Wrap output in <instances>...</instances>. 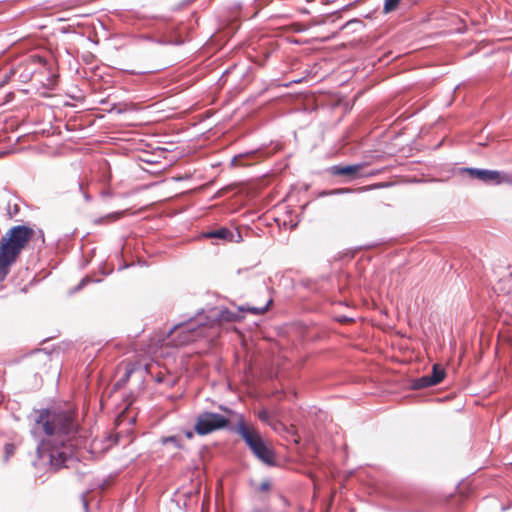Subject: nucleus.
<instances>
[{
  "label": "nucleus",
  "mask_w": 512,
  "mask_h": 512,
  "mask_svg": "<svg viewBox=\"0 0 512 512\" xmlns=\"http://www.w3.org/2000/svg\"><path fill=\"white\" fill-rule=\"evenodd\" d=\"M400 3V0H385L383 10L385 13L394 11Z\"/></svg>",
  "instance_id": "14"
},
{
  "label": "nucleus",
  "mask_w": 512,
  "mask_h": 512,
  "mask_svg": "<svg viewBox=\"0 0 512 512\" xmlns=\"http://www.w3.org/2000/svg\"><path fill=\"white\" fill-rule=\"evenodd\" d=\"M504 281L508 284L507 293H512V272L509 273Z\"/></svg>",
  "instance_id": "22"
},
{
  "label": "nucleus",
  "mask_w": 512,
  "mask_h": 512,
  "mask_svg": "<svg viewBox=\"0 0 512 512\" xmlns=\"http://www.w3.org/2000/svg\"><path fill=\"white\" fill-rule=\"evenodd\" d=\"M40 233H41L42 241H44V234L42 231H40Z\"/></svg>",
  "instance_id": "34"
},
{
  "label": "nucleus",
  "mask_w": 512,
  "mask_h": 512,
  "mask_svg": "<svg viewBox=\"0 0 512 512\" xmlns=\"http://www.w3.org/2000/svg\"><path fill=\"white\" fill-rule=\"evenodd\" d=\"M92 282V279L90 277H84L79 284L74 288V291L81 290L87 283Z\"/></svg>",
  "instance_id": "19"
},
{
  "label": "nucleus",
  "mask_w": 512,
  "mask_h": 512,
  "mask_svg": "<svg viewBox=\"0 0 512 512\" xmlns=\"http://www.w3.org/2000/svg\"><path fill=\"white\" fill-rule=\"evenodd\" d=\"M446 376L445 370L440 367L438 364H434L432 367V372L429 374L432 384L435 386L443 381Z\"/></svg>",
  "instance_id": "10"
},
{
  "label": "nucleus",
  "mask_w": 512,
  "mask_h": 512,
  "mask_svg": "<svg viewBox=\"0 0 512 512\" xmlns=\"http://www.w3.org/2000/svg\"><path fill=\"white\" fill-rule=\"evenodd\" d=\"M272 302H273V300L269 299L268 302L264 306H262V307H251L248 310L252 314L261 315V314H264L268 310V308H269V306L271 305Z\"/></svg>",
  "instance_id": "15"
},
{
  "label": "nucleus",
  "mask_w": 512,
  "mask_h": 512,
  "mask_svg": "<svg viewBox=\"0 0 512 512\" xmlns=\"http://www.w3.org/2000/svg\"><path fill=\"white\" fill-rule=\"evenodd\" d=\"M125 212L124 211H118V212H112V213H109L103 217H100L98 219L95 220V223L96 224H103V223H106V222H113V221H117L119 220L123 214Z\"/></svg>",
  "instance_id": "12"
},
{
  "label": "nucleus",
  "mask_w": 512,
  "mask_h": 512,
  "mask_svg": "<svg viewBox=\"0 0 512 512\" xmlns=\"http://www.w3.org/2000/svg\"><path fill=\"white\" fill-rule=\"evenodd\" d=\"M35 231L27 225L11 227L0 240V283L10 272L22 250L33 238Z\"/></svg>",
  "instance_id": "2"
},
{
  "label": "nucleus",
  "mask_w": 512,
  "mask_h": 512,
  "mask_svg": "<svg viewBox=\"0 0 512 512\" xmlns=\"http://www.w3.org/2000/svg\"><path fill=\"white\" fill-rule=\"evenodd\" d=\"M229 419L219 413L204 411L197 416L194 425L195 432L200 435H208L214 431L227 428Z\"/></svg>",
  "instance_id": "5"
},
{
  "label": "nucleus",
  "mask_w": 512,
  "mask_h": 512,
  "mask_svg": "<svg viewBox=\"0 0 512 512\" xmlns=\"http://www.w3.org/2000/svg\"><path fill=\"white\" fill-rule=\"evenodd\" d=\"M35 423L41 425L48 439L43 440L36 449L38 459L48 463L53 471L69 467L74 461L73 448L78 432L77 413L71 407L44 408L35 410Z\"/></svg>",
  "instance_id": "1"
},
{
  "label": "nucleus",
  "mask_w": 512,
  "mask_h": 512,
  "mask_svg": "<svg viewBox=\"0 0 512 512\" xmlns=\"http://www.w3.org/2000/svg\"><path fill=\"white\" fill-rule=\"evenodd\" d=\"M132 372H133V370H132V369L127 370V371H126V373H125V375H124L123 381H126V380L130 377V375L132 374Z\"/></svg>",
  "instance_id": "31"
},
{
  "label": "nucleus",
  "mask_w": 512,
  "mask_h": 512,
  "mask_svg": "<svg viewBox=\"0 0 512 512\" xmlns=\"http://www.w3.org/2000/svg\"><path fill=\"white\" fill-rule=\"evenodd\" d=\"M82 503H83V507H84L85 512H88L89 505H88V501H87V499L85 497V494H82Z\"/></svg>",
  "instance_id": "27"
},
{
  "label": "nucleus",
  "mask_w": 512,
  "mask_h": 512,
  "mask_svg": "<svg viewBox=\"0 0 512 512\" xmlns=\"http://www.w3.org/2000/svg\"><path fill=\"white\" fill-rule=\"evenodd\" d=\"M347 191H349V189H336V190H333V191H330V192H325L324 195L341 194V193H344V192H347Z\"/></svg>",
  "instance_id": "25"
},
{
  "label": "nucleus",
  "mask_w": 512,
  "mask_h": 512,
  "mask_svg": "<svg viewBox=\"0 0 512 512\" xmlns=\"http://www.w3.org/2000/svg\"><path fill=\"white\" fill-rule=\"evenodd\" d=\"M184 434H185V436H186V438H187V439H192V438L194 437V432H193V431H190V430L185 431V433H184Z\"/></svg>",
  "instance_id": "30"
},
{
  "label": "nucleus",
  "mask_w": 512,
  "mask_h": 512,
  "mask_svg": "<svg viewBox=\"0 0 512 512\" xmlns=\"http://www.w3.org/2000/svg\"><path fill=\"white\" fill-rule=\"evenodd\" d=\"M162 443L164 445L171 443L175 448L182 449L183 446L181 444V440L177 436H168L162 438Z\"/></svg>",
  "instance_id": "13"
},
{
  "label": "nucleus",
  "mask_w": 512,
  "mask_h": 512,
  "mask_svg": "<svg viewBox=\"0 0 512 512\" xmlns=\"http://www.w3.org/2000/svg\"><path fill=\"white\" fill-rule=\"evenodd\" d=\"M156 42L159 43V44H162V45L171 44V45H177L178 46V45H182L183 44V40L182 39H177L175 41L159 39Z\"/></svg>",
  "instance_id": "17"
},
{
  "label": "nucleus",
  "mask_w": 512,
  "mask_h": 512,
  "mask_svg": "<svg viewBox=\"0 0 512 512\" xmlns=\"http://www.w3.org/2000/svg\"><path fill=\"white\" fill-rule=\"evenodd\" d=\"M77 189L79 192L82 193L83 198L86 202L92 201L91 195L88 192L84 191V186H83L82 182H80V181L77 182Z\"/></svg>",
  "instance_id": "16"
},
{
  "label": "nucleus",
  "mask_w": 512,
  "mask_h": 512,
  "mask_svg": "<svg viewBox=\"0 0 512 512\" xmlns=\"http://www.w3.org/2000/svg\"><path fill=\"white\" fill-rule=\"evenodd\" d=\"M431 386L434 385L432 384L429 375H424L422 377L416 378L411 383V388L414 390H420Z\"/></svg>",
  "instance_id": "11"
},
{
  "label": "nucleus",
  "mask_w": 512,
  "mask_h": 512,
  "mask_svg": "<svg viewBox=\"0 0 512 512\" xmlns=\"http://www.w3.org/2000/svg\"><path fill=\"white\" fill-rule=\"evenodd\" d=\"M27 360L31 367L41 370L51 361V354L45 349H36L28 355Z\"/></svg>",
  "instance_id": "8"
},
{
  "label": "nucleus",
  "mask_w": 512,
  "mask_h": 512,
  "mask_svg": "<svg viewBox=\"0 0 512 512\" xmlns=\"http://www.w3.org/2000/svg\"><path fill=\"white\" fill-rule=\"evenodd\" d=\"M230 431L238 434L250 449L252 454L263 464L274 467L277 464L274 450L267 445L261 434L254 428L247 426L243 415H239V421L236 426L231 427Z\"/></svg>",
  "instance_id": "3"
},
{
  "label": "nucleus",
  "mask_w": 512,
  "mask_h": 512,
  "mask_svg": "<svg viewBox=\"0 0 512 512\" xmlns=\"http://www.w3.org/2000/svg\"><path fill=\"white\" fill-rule=\"evenodd\" d=\"M461 171L467 173L471 178L478 179L485 184L500 185L509 181L506 173L497 170L465 167L462 168Z\"/></svg>",
  "instance_id": "6"
},
{
  "label": "nucleus",
  "mask_w": 512,
  "mask_h": 512,
  "mask_svg": "<svg viewBox=\"0 0 512 512\" xmlns=\"http://www.w3.org/2000/svg\"><path fill=\"white\" fill-rule=\"evenodd\" d=\"M220 408H221V409H223L224 411H227V412H229V413H233V411H232V410H230V409H227V408H223L222 406H221Z\"/></svg>",
  "instance_id": "33"
},
{
  "label": "nucleus",
  "mask_w": 512,
  "mask_h": 512,
  "mask_svg": "<svg viewBox=\"0 0 512 512\" xmlns=\"http://www.w3.org/2000/svg\"><path fill=\"white\" fill-rule=\"evenodd\" d=\"M14 452V446L12 444H6L5 445V461L8 460L10 455H12Z\"/></svg>",
  "instance_id": "21"
},
{
  "label": "nucleus",
  "mask_w": 512,
  "mask_h": 512,
  "mask_svg": "<svg viewBox=\"0 0 512 512\" xmlns=\"http://www.w3.org/2000/svg\"><path fill=\"white\" fill-rule=\"evenodd\" d=\"M269 489H270V482L268 480L263 481L258 488L259 491H263V492L268 491Z\"/></svg>",
  "instance_id": "23"
},
{
  "label": "nucleus",
  "mask_w": 512,
  "mask_h": 512,
  "mask_svg": "<svg viewBox=\"0 0 512 512\" xmlns=\"http://www.w3.org/2000/svg\"><path fill=\"white\" fill-rule=\"evenodd\" d=\"M203 237L216 240L231 241L233 238V232L227 227H220L215 230H211L202 234Z\"/></svg>",
  "instance_id": "9"
},
{
  "label": "nucleus",
  "mask_w": 512,
  "mask_h": 512,
  "mask_svg": "<svg viewBox=\"0 0 512 512\" xmlns=\"http://www.w3.org/2000/svg\"><path fill=\"white\" fill-rule=\"evenodd\" d=\"M195 0H180L179 4L173 9L174 11L180 10L181 8L187 7Z\"/></svg>",
  "instance_id": "20"
},
{
  "label": "nucleus",
  "mask_w": 512,
  "mask_h": 512,
  "mask_svg": "<svg viewBox=\"0 0 512 512\" xmlns=\"http://www.w3.org/2000/svg\"><path fill=\"white\" fill-rule=\"evenodd\" d=\"M361 23H362V22H361V20H359V19H352V20L347 21V22H346V23L341 27V29H345V28L349 27V26H350V25H352V24H361Z\"/></svg>",
  "instance_id": "24"
},
{
  "label": "nucleus",
  "mask_w": 512,
  "mask_h": 512,
  "mask_svg": "<svg viewBox=\"0 0 512 512\" xmlns=\"http://www.w3.org/2000/svg\"><path fill=\"white\" fill-rule=\"evenodd\" d=\"M257 417L262 422H268L269 420V412L266 409H262L258 412Z\"/></svg>",
  "instance_id": "18"
},
{
  "label": "nucleus",
  "mask_w": 512,
  "mask_h": 512,
  "mask_svg": "<svg viewBox=\"0 0 512 512\" xmlns=\"http://www.w3.org/2000/svg\"><path fill=\"white\" fill-rule=\"evenodd\" d=\"M338 321H339V322H341V323H346V322H351V321H353V319H352V318H349V317H347V316H341V317H339V318H338Z\"/></svg>",
  "instance_id": "28"
},
{
  "label": "nucleus",
  "mask_w": 512,
  "mask_h": 512,
  "mask_svg": "<svg viewBox=\"0 0 512 512\" xmlns=\"http://www.w3.org/2000/svg\"><path fill=\"white\" fill-rule=\"evenodd\" d=\"M130 266H132V264H124V265L120 266L119 270L129 268Z\"/></svg>",
  "instance_id": "32"
},
{
  "label": "nucleus",
  "mask_w": 512,
  "mask_h": 512,
  "mask_svg": "<svg viewBox=\"0 0 512 512\" xmlns=\"http://www.w3.org/2000/svg\"><path fill=\"white\" fill-rule=\"evenodd\" d=\"M365 167V163H356L351 165H333L328 172L334 176H346L355 179L359 176L360 171Z\"/></svg>",
  "instance_id": "7"
},
{
  "label": "nucleus",
  "mask_w": 512,
  "mask_h": 512,
  "mask_svg": "<svg viewBox=\"0 0 512 512\" xmlns=\"http://www.w3.org/2000/svg\"><path fill=\"white\" fill-rule=\"evenodd\" d=\"M242 157H243V155H238V156L233 157L232 161H231L232 165H234V166L238 165V161Z\"/></svg>",
  "instance_id": "29"
},
{
  "label": "nucleus",
  "mask_w": 512,
  "mask_h": 512,
  "mask_svg": "<svg viewBox=\"0 0 512 512\" xmlns=\"http://www.w3.org/2000/svg\"><path fill=\"white\" fill-rule=\"evenodd\" d=\"M18 212H19V206L17 204H15L13 206L12 210H9V215H10V217H13L16 214H18Z\"/></svg>",
  "instance_id": "26"
},
{
  "label": "nucleus",
  "mask_w": 512,
  "mask_h": 512,
  "mask_svg": "<svg viewBox=\"0 0 512 512\" xmlns=\"http://www.w3.org/2000/svg\"><path fill=\"white\" fill-rule=\"evenodd\" d=\"M241 318L242 316L239 311H230L225 307L221 309L212 308L209 310L208 315H204L203 312H199L196 316L191 317L187 324L184 325L183 323H180L174 326V328L170 330V333H172L176 328L181 327L183 331L195 332L197 333V336H199L200 333H198L197 330L210 322H235Z\"/></svg>",
  "instance_id": "4"
}]
</instances>
